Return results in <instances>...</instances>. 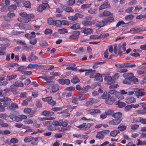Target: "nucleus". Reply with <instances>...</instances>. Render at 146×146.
I'll return each mask as SVG.
<instances>
[{
	"label": "nucleus",
	"mask_w": 146,
	"mask_h": 146,
	"mask_svg": "<svg viewBox=\"0 0 146 146\" xmlns=\"http://www.w3.org/2000/svg\"><path fill=\"white\" fill-rule=\"evenodd\" d=\"M135 94L137 98H139L140 96H144L146 94L143 89H139L138 88H135Z\"/></svg>",
	"instance_id": "nucleus-1"
},
{
	"label": "nucleus",
	"mask_w": 146,
	"mask_h": 146,
	"mask_svg": "<svg viewBox=\"0 0 146 146\" xmlns=\"http://www.w3.org/2000/svg\"><path fill=\"white\" fill-rule=\"evenodd\" d=\"M11 101V99L8 97H4L0 98V101L4 102L3 104L6 106H8L10 105V103L9 102Z\"/></svg>",
	"instance_id": "nucleus-2"
},
{
	"label": "nucleus",
	"mask_w": 146,
	"mask_h": 146,
	"mask_svg": "<svg viewBox=\"0 0 146 146\" xmlns=\"http://www.w3.org/2000/svg\"><path fill=\"white\" fill-rule=\"evenodd\" d=\"M52 98L51 97H47L42 98V100L44 102L47 101L48 103L51 105L54 106L56 104V103Z\"/></svg>",
	"instance_id": "nucleus-3"
},
{
	"label": "nucleus",
	"mask_w": 146,
	"mask_h": 146,
	"mask_svg": "<svg viewBox=\"0 0 146 146\" xmlns=\"http://www.w3.org/2000/svg\"><path fill=\"white\" fill-rule=\"evenodd\" d=\"M91 126V125L90 123L86 124L84 123L78 126H76V127L80 129H87L89 128Z\"/></svg>",
	"instance_id": "nucleus-4"
},
{
	"label": "nucleus",
	"mask_w": 146,
	"mask_h": 146,
	"mask_svg": "<svg viewBox=\"0 0 146 146\" xmlns=\"http://www.w3.org/2000/svg\"><path fill=\"white\" fill-rule=\"evenodd\" d=\"M34 17V15L32 14H27L25 19H24V20L23 21L22 20H21V18H18V20L19 21H23L25 23H27L31 21V19H33Z\"/></svg>",
	"instance_id": "nucleus-5"
},
{
	"label": "nucleus",
	"mask_w": 146,
	"mask_h": 146,
	"mask_svg": "<svg viewBox=\"0 0 146 146\" xmlns=\"http://www.w3.org/2000/svg\"><path fill=\"white\" fill-rule=\"evenodd\" d=\"M80 32L79 31H74L72 33V34L69 36V39L72 40L78 39L79 38V35H80Z\"/></svg>",
	"instance_id": "nucleus-6"
},
{
	"label": "nucleus",
	"mask_w": 146,
	"mask_h": 146,
	"mask_svg": "<svg viewBox=\"0 0 146 146\" xmlns=\"http://www.w3.org/2000/svg\"><path fill=\"white\" fill-rule=\"evenodd\" d=\"M130 31L134 34L140 33L142 32V27L139 26L131 28L130 29Z\"/></svg>",
	"instance_id": "nucleus-7"
},
{
	"label": "nucleus",
	"mask_w": 146,
	"mask_h": 146,
	"mask_svg": "<svg viewBox=\"0 0 146 146\" xmlns=\"http://www.w3.org/2000/svg\"><path fill=\"white\" fill-rule=\"evenodd\" d=\"M60 86L58 84H55L51 87V90L50 91L51 94L54 93L58 91L60 89Z\"/></svg>",
	"instance_id": "nucleus-8"
},
{
	"label": "nucleus",
	"mask_w": 146,
	"mask_h": 146,
	"mask_svg": "<svg viewBox=\"0 0 146 146\" xmlns=\"http://www.w3.org/2000/svg\"><path fill=\"white\" fill-rule=\"evenodd\" d=\"M125 102L127 104H130L136 102V99L133 97L129 96L125 99Z\"/></svg>",
	"instance_id": "nucleus-9"
},
{
	"label": "nucleus",
	"mask_w": 146,
	"mask_h": 146,
	"mask_svg": "<svg viewBox=\"0 0 146 146\" xmlns=\"http://www.w3.org/2000/svg\"><path fill=\"white\" fill-rule=\"evenodd\" d=\"M34 52H32L29 55L27 59L29 62H31L38 59V57L34 55Z\"/></svg>",
	"instance_id": "nucleus-10"
},
{
	"label": "nucleus",
	"mask_w": 146,
	"mask_h": 146,
	"mask_svg": "<svg viewBox=\"0 0 146 146\" xmlns=\"http://www.w3.org/2000/svg\"><path fill=\"white\" fill-rule=\"evenodd\" d=\"M110 6V3L108 1L106 0L103 4L101 5L99 8V10H101L103 9H105L108 7Z\"/></svg>",
	"instance_id": "nucleus-11"
},
{
	"label": "nucleus",
	"mask_w": 146,
	"mask_h": 146,
	"mask_svg": "<svg viewBox=\"0 0 146 146\" xmlns=\"http://www.w3.org/2000/svg\"><path fill=\"white\" fill-rule=\"evenodd\" d=\"M88 111L92 115H94L95 113H101V111L99 110L95 109L88 110Z\"/></svg>",
	"instance_id": "nucleus-12"
},
{
	"label": "nucleus",
	"mask_w": 146,
	"mask_h": 146,
	"mask_svg": "<svg viewBox=\"0 0 146 146\" xmlns=\"http://www.w3.org/2000/svg\"><path fill=\"white\" fill-rule=\"evenodd\" d=\"M121 119H113L109 121L110 124L113 125H116L122 121Z\"/></svg>",
	"instance_id": "nucleus-13"
},
{
	"label": "nucleus",
	"mask_w": 146,
	"mask_h": 146,
	"mask_svg": "<svg viewBox=\"0 0 146 146\" xmlns=\"http://www.w3.org/2000/svg\"><path fill=\"white\" fill-rule=\"evenodd\" d=\"M19 108L18 104L16 103H12L7 107V109L10 110H15Z\"/></svg>",
	"instance_id": "nucleus-14"
},
{
	"label": "nucleus",
	"mask_w": 146,
	"mask_h": 146,
	"mask_svg": "<svg viewBox=\"0 0 146 146\" xmlns=\"http://www.w3.org/2000/svg\"><path fill=\"white\" fill-rule=\"evenodd\" d=\"M115 101V98L113 96L109 99H108L105 100V102L106 104H108L111 105Z\"/></svg>",
	"instance_id": "nucleus-15"
},
{
	"label": "nucleus",
	"mask_w": 146,
	"mask_h": 146,
	"mask_svg": "<svg viewBox=\"0 0 146 146\" xmlns=\"http://www.w3.org/2000/svg\"><path fill=\"white\" fill-rule=\"evenodd\" d=\"M41 114L45 116H50L53 115L54 113L52 111L44 110L42 112Z\"/></svg>",
	"instance_id": "nucleus-16"
},
{
	"label": "nucleus",
	"mask_w": 146,
	"mask_h": 146,
	"mask_svg": "<svg viewBox=\"0 0 146 146\" xmlns=\"http://www.w3.org/2000/svg\"><path fill=\"white\" fill-rule=\"evenodd\" d=\"M62 8L66 12L68 13L73 12L74 10L71 7H66L65 5L62 6Z\"/></svg>",
	"instance_id": "nucleus-17"
},
{
	"label": "nucleus",
	"mask_w": 146,
	"mask_h": 146,
	"mask_svg": "<svg viewBox=\"0 0 146 146\" xmlns=\"http://www.w3.org/2000/svg\"><path fill=\"white\" fill-rule=\"evenodd\" d=\"M104 79L106 81L108 82L110 84L114 83L115 82L114 80H112L111 77L110 76H105L104 78Z\"/></svg>",
	"instance_id": "nucleus-18"
},
{
	"label": "nucleus",
	"mask_w": 146,
	"mask_h": 146,
	"mask_svg": "<svg viewBox=\"0 0 146 146\" xmlns=\"http://www.w3.org/2000/svg\"><path fill=\"white\" fill-rule=\"evenodd\" d=\"M54 68L52 65H46L43 66L42 69L44 70H51Z\"/></svg>",
	"instance_id": "nucleus-19"
},
{
	"label": "nucleus",
	"mask_w": 146,
	"mask_h": 146,
	"mask_svg": "<svg viewBox=\"0 0 146 146\" xmlns=\"http://www.w3.org/2000/svg\"><path fill=\"white\" fill-rule=\"evenodd\" d=\"M122 116V114L120 112H117L112 115V117H113L117 119H121Z\"/></svg>",
	"instance_id": "nucleus-20"
},
{
	"label": "nucleus",
	"mask_w": 146,
	"mask_h": 146,
	"mask_svg": "<svg viewBox=\"0 0 146 146\" xmlns=\"http://www.w3.org/2000/svg\"><path fill=\"white\" fill-rule=\"evenodd\" d=\"M55 20L52 17L48 19L47 22L48 25H54Z\"/></svg>",
	"instance_id": "nucleus-21"
},
{
	"label": "nucleus",
	"mask_w": 146,
	"mask_h": 146,
	"mask_svg": "<svg viewBox=\"0 0 146 146\" xmlns=\"http://www.w3.org/2000/svg\"><path fill=\"white\" fill-rule=\"evenodd\" d=\"M23 6L25 7L29 8H31V4L30 2L29 1H23Z\"/></svg>",
	"instance_id": "nucleus-22"
},
{
	"label": "nucleus",
	"mask_w": 146,
	"mask_h": 146,
	"mask_svg": "<svg viewBox=\"0 0 146 146\" xmlns=\"http://www.w3.org/2000/svg\"><path fill=\"white\" fill-rule=\"evenodd\" d=\"M83 32L85 34L88 35L92 33L93 30L91 29H85L83 30Z\"/></svg>",
	"instance_id": "nucleus-23"
},
{
	"label": "nucleus",
	"mask_w": 146,
	"mask_h": 146,
	"mask_svg": "<svg viewBox=\"0 0 146 146\" xmlns=\"http://www.w3.org/2000/svg\"><path fill=\"white\" fill-rule=\"evenodd\" d=\"M41 139V138L40 137H34L33 140H34V141H32L31 143L33 145H37L38 144V141H40Z\"/></svg>",
	"instance_id": "nucleus-24"
},
{
	"label": "nucleus",
	"mask_w": 146,
	"mask_h": 146,
	"mask_svg": "<svg viewBox=\"0 0 146 146\" xmlns=\"http://www.w3.org/2000/svg\"><path fill=\"white\" fill-rule=\"evenodd\" d=\"M95 78L99 82L102 81L103 80L102 75L99 73H96Z\"/></svg>",
	"instance_id": "nucleus-25"
},
{
	"label": "nucleus",
	"mask_w": 146,
	"mask_h": 146,
	"mask_svg": "<svg viewBox=\"0 0 146 146\" xmlns=\"http://www.w3.org/2000/svg\"><path fill=\"white\" fill-rule=\"evenodd\" d=\"M82 24L85 26H91L92 25V23L91 21H84L82 22Z\"/></svg>",
	"instance_id": "nucleus-26"
},
{
	"label": "nucleus",
	"mask_w": 146,
	"mask_h": 146,
	"mask_svg": "<svg viewBox=\"0 0 146 146\" xmlns=\"http://www.w3.org/2000/svg\"><path fill=\"white\" fill-rule=\"evenodd\" d=\"M80 28V24L79 23H76L73 25L70 28L73 30H76Z\"/></svg>",
	"instance_id": "nucleus-27"
},
{
	"label": "nucleus",
	"mask_w": 146,
	"mask_h": 146,
	"mask_svg": "<svg viewBox=\"0 0 146 146\" xmlns=\"http://www.w3.org/2000/svg\"><path fill=\"white\" fill-rule=\"evenodd\" d=\"M114 20V18L111 17H109L105 19L103 21L105 24L106 23H111Z\"/></svg>",
	"instance_id": "nucleus-28"
},
{
	"label": "nucleus",
	"mask_w": 146,
	"mask_h": 146,
	"mask_svg": "<svg viewBox=\"0 0 146 146\" xmlns=\"http://www.w3.org/2000/svg\"><path fill=\"white\" fill-rule=\"evenodd\" d=\"M91 87L88 85L85 87L82 88V90H81V93H85L87 92V90L90 88Z\"/></svg>",
	"instance_id": "nucleus-29"
},
{
	"label": "nucleus",
	"mask_w": 146,
	"mask_h": 146,
	"mask_svg": "<svg viewBox=\"0 0 146 146\" xmlns=\"http://www.w3.org/2000/svg\"><path fill=\"white\" fill-rule=\"evenodd\" d=\"M120 132L117 130H115L111 131L110 133V135L113 137H116L117 134L119 133Z\"/></svg>",
	"instance_id": "nucleus-30"
},
{
	"label": "nucleus",
	"mask_w": 146,
	"mask_h": 146,
	"mask_svg": "<svg viewBox=\"0 0 146 146\" xmlns=\"http://www.w3.org/2000/svg\"><path fill=\"white\" fill-rule=\"evenodd\" d=\"M11 118L13 120L17 122L21 121L20 117H19L16 115H11Z\"/></svg>",
	"instance_id": "nucleus-31"
},
{
	"label": "nucleus",
	"mask_w": 146,
	"mask_h": 146,
	"mask_svg": "<svg viewBox=\"0 0 146 146\" xmlns=\"http://www.w3.org/2000/svg\"><path fill=\"white\" fill-rule=\"evenodd\" d=\"M17 8V6L15 5H12L8 7V9L10 11H13L16 10Z\"/></svg>",
	"instance_id": "nucleus-32"
},
{
	"label": "nucleus",
	"mask_w": 146,
	"mask_h": 146,
	"mask_svg": "<svg viewBox=\"0 0 146 146\" xmlns=\"http://www.w3.org/2000/svg\"><path fill=\"white\" fill-rule=\"evenodd\" d=\"M15 127L18 128H23V129L27 128L28 126L24 125L21 123H16L15 124Z\"/></svg>",
	"instance_id": "nucleus-33"
},
{
	"label": "nucleus",
	"mask_w": 146,
	"mask_h": 146,
	"mask_svg": "<svg viewBox=\"0 0 146 146\" xmlns=\"http://www.w3.org/2000/svg\"><path fill=\"white\" fill-rule=\"evenodd\" d=\"M101 97L102 99L106 100L108 98L110 97V96L107 92H105L102 95Z\"/></svg>",
	"instance_id": "nucleus-34"
},
{
	"label": "nucleus",
	"mask_w": 146,
	"mask_h": 146,
	"mask_svg": "<svg viewBox=\"0 0 146 146\" xmlns=\"http://www.w3.org/2000/svg\"><path fill=\"white\" fill-rule=\"evenodd\" d=\"M115 96L119 100H122L124 98L123 96L119 92H116L115 94Z\"/></svg>",
	"instance_id": "nucleus-35"
},
{
	"label": "nucleus",
	"mask_w": 146,
	"mask_h": 146,
	"mask_svg": "<svg viewBox=\"0 0 146 146\" xmlns=\"http://www.w3.org/2000/svg\"><path fill=\"white\" fill-rule=\"evenodd\" d=\"M54 79V77L53 76L48 77L46 76L45 80L48 83H51L53 82L52 80Z\"/></svg>",
	"instance_id": "nucleus-36"
},
{
	"label": "nucleus",
	"mask_w": 146,
	"mask_h": 146,
	"mask_svg": "<svg viewBox=\"0 0 146 146\" xmlns=\"http://www.w3.org/2000/svg\"><path fill=\"white\" fill-rule=\"evenodd\" d=\"M75 3V0H68L66 2V4L69 6H72Z\"/></svg>",
	"instance_id": "nucleus-37"
},
{
	"label": "nucleus",
	"mask_w": 146,
	"mask_h": 146,
	"mask_svg": "<svg viewBox=\"0 0 146 146\" xmlns=\"http://www.w3.org/2000/svg\"><path fill=\"white\" fill-rule=\"evenodd\" d=\"M34 137L31 136H29L26 137L24 139V141L25 143L30 142L33 140Z\"/></svg>",
	"instance_id": "nucleus-38"
},
{
	"label": "nucleus",
	"mask_w": 146,
	"mask_h": 146,
	"mask_svg": "<svg viewBox=\"0 0 146 146\" xmlns=\"http://www.w3.org/2000/svg\"><path fill=\"white\" fill-rule=\"evenodd\" d=\"M127 128L126 126L122 125L121 124L119 125L117 129L120 131H123L125 130Z\"/></svg>",
	"instance_id": "nucleus-39"
},
{
	"label": "nucleus",
	"mask_w": 146,
	"mask_h": 146,
	"mask_svg": "<svg viewBox=\"0 0 146 146\" xmlns=\"http://www.w3.org/2000/svg\"><path fill=\"white\" fill-rule=\"evenodd\" d=\"M62 123V120H59V121H53L52 123V124L53 125H54L55 126H57L58 125L61 126V124Z\"/></svg>",
	"instance_id": "nucleus-40"
},
{
	"label": "nucleus",
	"mask_w": 146,
	"mask_h": 146,
	"mask_svg": "<svg viewBox=\"0 0 146 146\" xmlns=\"http://www.w3.org/2000/svg\"><path fill=\"white\" fill-rule=\"evenodd\" d=\"M115 66L118 68H125V63H124L123 64H116Z\"/></svg>",
	"instance_id": "nucleus-41"
},
{
	"label": "nucleus",
	"mask_w": 146,
	"mask_h": 146,
	"mask_svg": "<svg viewBox=\"0 0 146 146\" xmlns=\"http://www.w3.org/2000/svg\"><path fill=\"white\" fill-rule=\"evenodd\" d=\"M58 32L60 34H64L68 32V30L66 29L63 28L61 29H58Z\"/></svg>",
	"instance_id": "nucleus-42"
},
{
	"label": "nucleus",
	"mask_w": 146,
	"mask_h": 146,
	"mask_svg": "<svg viewBox=\"0 0 146 146\" xmlns=\"http://www.w3.org/2000/svg\"><path fill=\"white\" fill-rule=\"evenodd\" d=\"M10 133L11 131L9 130H7L0 131V133L4 135L9 134Z\"/></svg>",
	"instance_id": "nucleus-43"
},
{
	"label": "nucleus",
	"mask_w": 146,
	"mask_h": 146,
	"mask_svg": "<svg viewBox=\"0 0 146 146\" xmlns=\"http://www.w3.org/2000/svg\"><path fill=\"white\" fill-rule=\"evenodd\" d=\"M27 67L24 66H20L18 68V70L19 71L21 72L23 74V72L25 71L24 70L27 69Z\"/></svg>",
	"instance_id": "nucleus-44"
},
{
	"label": "nucleus",
	"mask_w": 146,
	"mask_h": 146,
	"mask_svg": "<svg viewBox=\"0 0 146 146\" xmlns=\"http://www.w3.org/2000/svg\"><path fill=\"white\" fill-rule=\"evenodd\" d=\"M104 25H105V24L103 21L102 22L97 23L96 24V26L97 27H102Z\"/></svg>",
	"instance_id": "nucleus-45"
},
{
	"label": "nucleus",
	"mask_w": 146,
	"mask_h": 146,
	"mask_svg": "<svg viewBox=\"0 0 146 146\" xmlns=\"http://www.w3.org/2000/svg\"><path fill=\"white\" fill-rule=\"evenodd\" d=\"M98 134H97L96 137L98 138L99 139H102L104 138V136L103 134H102V133L100 132V131L99 132H97Z\"/></svg>",
	"instance_id": "nucleus-46"
},
{
	"label": "nucleus",
	"mask_w": 146,
	"mask_h": 146,
	"mask_svg": "<svg viewBox=\"0 0 146 146\" xmlns=\"http://www.w3.org/2000/svg\"><path fill=\"white\" fill-rule=\"evenodd\" d=\"M54 25L57 27L61 26V21L59 20H55Z\"/></svg>",
	"instance_id": "nucleus-47"
},
{
	"label": "nucleus",
	"mask_w": 146,
	"mask_h": 146,
	"mask_svg": "<svg viewBox=\"0 0 146 146\" xmlns=\"http://www.w3.org/2000/svg\"><path fill=\"white\" fill-rule=\"evenodd\" d=\"M75 64H71L68 65V66L66 68V70H72L73 67H75Z\"/></svg>",
	"instance_id": "nucleus-48"
},
{
	"label": "nucleus",
	"mask_w": 146,
	"mask_h": 146,
	"mask_svg": "<svg viewBox=\"0 0 146 146\" xmlns=\"http://www.w3.org/2000/svg\"><path fill=\"white\" fill-rule=\"evenodd\" d=\"M71 82L75 84L80 82V80L77 77H74L71 80Z\"/></svg>",
	"instance_id": "nucleus-49"
},
{
	"label": "nucleus",
	"mask_w": 146,
	"mask_h": 146,
	"mask_svg": "<svg viewBox=\"0 0 146 146\" xmlns=\"http://www.w3.org/2000/svg\"><path fill=\"white\" fill-rule=\"evenodd\" d=\"M17 88V86L15 84L12 85L11 86V91L14 93L16 91Z\"/></svg>",
	"instance_id": "nucleus-50"
},
{
	"label": "nucleus",
	"mask_w": 146,
	"mask_h": 146,
	"mask_svg": "<svg viewBox=\"0 0 146 146\" xmlns=\"http://www.w3.org/2000/svg\"><path fill=\"white\" fill-rule=\"evenodd\" d=\"M133 17V15L132 14L129 15L125 16V19L128 21L132 20Z\"/></svg>",
	"instance_id": "nucleus-51"
},
{
	"label": "nucleus",
	"mask_w": 146,
	"mask_h": 146,
	"mask_svg": "<svg viewBox=\"0 0 146 146\" xmlns=\"http://www.w3.org/2000/svg\"><path fill=\"white\" fill-rule=\"evenodd\" d=\"M68 18L69 20L71 21H75L77 19L76 13L75 15L73 16H71L69 17Z\"/></svg>",
	"instance_id": "nucleus-52"
},
{
	"label": "nucleus",
	"mask_w": 146,
	"mask_h": 146,
	"mask_svg": "<svg viewBox=\"0 0 146 146\" xmlns=\"http://www.w3.org/2000/svg\"><path fill=\"white\" fill-rule=\"evenodd\" d=\"M31 111V108H26L24 110V112L27 114H30V112Z\"/></svg>",
	"instance_id": "nucleus-53"
},
{
	"label": "nucleus",
	"mask_w": 146,
	"mask_h": 146,
	"mask_svg": "<svg viewBox=\"0 0 146 146\" xmlns=\"http://www.w3.org/2000/svg\"><path fill=\"white\" fill-rule=\"evenodd\" d=\"M125 63V68L126 67H130L132 68L135 67L136 66L135 64H131V63Z\"/></svg>",
	"instance_id": "nucleus-54"
},
{
	"label": "nucleus",
	"mask_w": 146,
	"mask_h": 146,
	"mask_svg": "<svg viewBox=\"0 0 146 146\" xmlns=\"http://www.w3.org/2000/svg\"><path fill=\"white\" fill-rule=\"evenodd\" d=\"M118 107L119 108H122L125 106V104L123 102H121L120 101H118Z\"/></svg>",
	"instance_id": "nucleus-55"
},
{
	"label": "nucleus",
	"mask_w": 146,
	"mask_h": 146,
	"mask_svg": "<svg viewBox=\"0 0 146 146\" xmlns=\"http://www.w3.org/2000/svg\"><path fill=\"white\" fill-rule=\"evenodd\" d=\"M110 35L109 33H102L99 35L100 38H102L108 36Z\"/></svg>",
	"instance_id": "nucleus-56"
},
{
	"label": "nucleus",
	"mask_w": 146,
	"mask_h": 146,
	"mask_svg": "<svg viewBox=\"0 0 146 146\" xmlns=\"http://www.w3.org/2000/svg\"><path fill=\"white\" fill-rule=\"evenodd\" d=\"M68 123V121L66 120H64V121L62 120V123L61 126L62 125L63 127H65L67 126Z\"/></svg>",
	"instance_id": "nucleus-57"
},
{
	"label": "nucleus",
	"mask_w": 146,
	"mask_h": 146,
	"mask_svg": "<svg viewBox=\"0 0 146 146\" xmlns=\"http://www.w3.org/2000/svg\"><path fill=\"white\" fill-rule=\"evenodd\" d=\"M15 85L17 86V87L18 86L22 87L23 86V84L21 82H17L15 83Z\"/></svg>",
	"instance_id": "nucleus-58"
},
{
	"label": "nucleus",
	"mask_w": 146,
	"mask_h": 146,
	"mask_svg": "<svg viewBox=\"0 0 146 146\" xmlns=\"http://www.w3.org/2000/svg\"><path fill=\"white\" fill-rule=\"evenodd\" d=\"M25 124H29L33 123V121L31 119H27L24 121Z\"/></svg>",
	"instance_id": "nucleus-59"
},
{
	"label": "nucleus",
	"mask_w": 146,
	"mask_h": 146,
	"mask_svg": "<svg viewBox=\"0 0 146 146\" xmlns=\"http://www.w3.org/2000/svg\"><path fill=\"white\" fill-rule=\"evenodd\" d=\"M146 72V69L144 68L137 72V74H142Z\"/></svg>",
	"instance_id": "nucleus-60"
},
{
	"label": "nucleus",
	"mask_w": 146,
	"mask_h": 146,
	"mask_svg": "<svg viewBox=\"0 0 146 146\" xmlns=\"http://www.w3.org/2000/svg\"><path fill=\"white\" fill-rule=\"evenodd\" d=\"M22 24L21 23H17L14 24V27H15V28L19 29H21L22 27L21 25Z\"/></svg>",
	"instance_id": "nucleus-61"
},
{
	"label": "nucleus",
	"mask_w": 146,
	"mask_h": 146,
	"mask_svg": "<svg viewBox=\"0 0 146 146\" xmlns=\"http://www.w3.org/2000/svg\"><path fill=\"white\" fill-rule=\"evenodd\" d=\"M104 15V16H109L110 15H112L113 14L112 13H111L108 11H105L103 12V14Z\"/></svg>",
	"instance_id": "nucleus-62"
},
{
	"label": "nucleus",
	"mask_w": 146,
	"mask_h": 146,
	"mask_svg": "<svg viewBox=\"0 0 146 146\" xmlns=\"http://www.w3.org/2000/svg\"><path fill=\"white\" fill-rule=\"evenodd\" d=\"M91 4H86L82 5L81 6V8L82 9H85L88 8L90 7Z\"/></svg>",
	"instance_id": "nucleus-63"
},
{
	"label": "nucleus",
	"mask_w": 146,
	"mask_h": 146,
	"mask_svg": "<svg viewBox=\"0 0 146 146\" xmlns=\"http://www.w3.org/2000/svg\"><path fill=\"white\" fill-rule=\"evenodd\" d=\"M90 38L92 39H96L100 38L99 35H91L90 37Z\"/></svg>",
	"instance_id": "nucleus-64"
}]
</instances>
